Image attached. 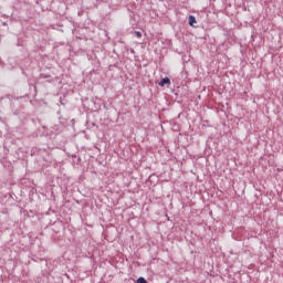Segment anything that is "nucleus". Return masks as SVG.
Masks as SVG:
<instances>
[{
    "label": "nucleus",
    "instance_id": "f257e3e1",
    "mask_svg": "<svg viewBox=\"0 0 283 283\" xmlns=\"http://www.w3.org/2000/svg\"><path fill=\"white\" fill-rule=\"evenodd\" d=\"M170 84H171V81L169 77H165L160 82H158V85L161 87H164L165 85H170Z\"/></svg>",
    "mask_w": 283,
    "mask_h": 283
},
{
    "label": "nucleus",
    "instance_id": "20e7f679",
    "mask_svg": "<svg viewBox=\"0 0 283 283\" xmlns=\"http://www.w3.org/2000/svg\"><path fill=\"white\" fill-rule=\"evenodd\" d=\"M134 34L136 35V38L140 39L143 36L142 32L139 31H135Z\"/></svg>",
    "mask_w": 283,
    "mask_h": 283
},
{
    "label": "nucleus",
    "instance_id": "f03ea898",
    "mask_svg": "<svg viewBox=\"0 0 283 283\" xmlns=\"http://www.w3.org/2000/svg\"><path fill=\"white\" fill-rule=\"evenodd\" d=\"M188 23H189L190 27H195V24L197 23L196 17L189 15Z\"/></svg>",
    "mask_w": 283,
    "mask_h": 283
},
{
    "label": "nucleus",
    "instance_id": "7ed1b4c3",
    "mask_svg": "<svg viewBox=\"0 0 283 283\" xmlns=\"http://www.w3.org/2000/svg\"><path fill=\"white\" fill-rule=\"evenodd\" d=\"M136 283H147V280L144 279V277H138V279L136 280Z\"/></svg>",
    "mask_w": 283,
    "mask_h": 283
}]
</instances>
